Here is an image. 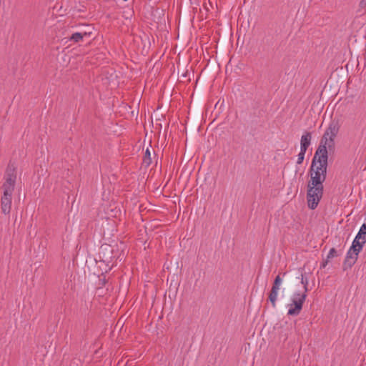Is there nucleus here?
I'll return each mask as SVG.
<instances>
[{
    "instance_id": "1",
    "label": "nucleus",
    "mask_w": 366,
    "mask_h": 366,
    "mask_svg": "<svg viewBox=\"0 0 366 366\" xmlns=\"http://www.w3.org/2000/svg\"><path fill=\"white\" fill-rule=\"evenodd\" d=\"M328 156L315 153L310 170V180L307 184V200L308 207L315 209L323 195V182L326 179Z\"/></svg>"
},
{
    "instance_id": "2",
    "label": "nucleus",
    "mask_w": 366,
    "mask_h": 366,
    "mask_svg": "<svg viewBox=\"0 0 366 366\" xmlns=\"http://www.w3.org/2000/svg\"><path fill=\"white\" fill-rule=\"evenodd\" d=\"M340 126L337 122H332L323 134L316 150V155L322 154L328 156V152H334L335 148V138L338 134Z\"/></svg>"
},
{
    "instance_id": "3",
    "label": "nucleus",
    "mask_w": 366,
    "mask_h": 366,
    "mask_svg": "<svg viewBox=\"0 0 366 366\" xmlns=\"http://www.w3.org/2000/svg\"><path fill=\"white\" fill-rule=\"evenodd\" d=\"M5 182L2 185L4 190L14 192L16 180V168L12 163H9L5 173Z\"/></svg>"
},
{
    "instance_id": "4",
    "label": "nucleus",
    "mask_w": 366,
    "mask_h": 366,
    "mask_svg": "<svg viewBox=\"0 0 366 366\" xmlns=\"http://www.w3.org/2000/svg\"><path fill=\"white\" fill-rule=\"evenodd\" d=\"M307 294L295 293L292 299V302L289 305L287 315L290 316H297L303 307V304L306 300Z\"/></svg>"
},
{
    "instance_id": "5",
    "label": "nucleus",
    "mask_w": 366,
    "mask_h": 366,
    "mask_svg": "<svg viewBox=\"0 0 366 366\" xmlns=\"http://www.w3.org/2000/svg\"><path fill=\"white\" fill-rule=\"evenodd\" d=\"M281 284L282 278L280 277V275L278 274L274 280L272 289L268 296V300L271 302L272 307H276L278 291Z\"/></svg>"
},
{
    "instance_id": "6",
    "label": "nucleus",
    "mask_w": 366,
    "mask_h": 366,
    "mask_svg": "<svg viewBox=\"0 0 366 366\" xmlns=\"http://www.w3.org/2000/svg\"><path fill=\"white\" fill-rule=\"evenodd\" d=\"M13 192L4 190L3 196L1 199V208L4 214H9L11 209V199Z\"/></svg>"
},
{
    "instance_id": "7",
    "label": "nucleus",
    "mask_w": 366,
    "mask_h": 366,
    "mask_svg": "<svg viewBox=\"0 0 366 366\" xmlns=\"http://www.w3.org/2000/svg\"><path fill=\"white\" fill-rule=\"evenodd\" d=\"M360 252L350 250L349 249L345 261L343 262V270H347L348 268H351L357 262L358 254Z\"/></svg>"
},
{
    "instance_id": "8",
    "label": "nucleus",
    "mask_w": 366,
    "mask_h": 366,
    "mask_svg": "<svg viewBox=\"0 0 366 366\" xmlns=\"http://www.w3.org/2000/svg\"><path fill=\"white\" fill-rule=\"evenodd\" d=\"M312 134L309 132H306L302 137L300 140V149L307 150L311 144Z\"/></svg>"
},
{
    "instance_id": "9",
    "label": "nucleus",
    "mask_w": 366,
    "mask_h": 366,
    "mask_svg": "<svg viewBox=\"0 0 366 366\" xmlns=\"http://www.w3.org/2000/svg\"><path fill=\"white\" fill-rule=\"evenodd\" d=\"M92 35V32H76L74 33L69 38L70 41H73L74 42H79L82 41L84 37L90 36Z\"/></svg>"
},
{
    "instance_id": "10",
    "label": "nucleus",
    "mask_w": 366,
    "mask_h": 366,
    "mask_svg": "<svg viewBox=\"0 0 366 366\" xmlns=\"http://www.w3.org/2000/svg\"><path fill=\"white\" fill-rule=\"evenodd\" d=\"M365 244V243H362L361 239H357L356 236L350 249V250L360 252L362 249Z\"/></svg>"
},
{
    "instance_id": "11",
    "label": "nucleus",
    "mask_w": 366,
    "mask_h": 366,
    "mask_svg": "<svg viewBox=\"0 0 366 366\" xmlns=\"http://www.w3.org/2000/svg\"><path fill=\"white\" fill-rule=\"evenodd\" d=\"M357 239H361L362 243H366V224H363L357 234L356 235Z\"/></svg>"
},
{
    "instance_id": "12",
    "label": "nucleus",
    "mask_w": 366,
    "mask_h": 366,
    "mask_svg": "<svg viewBox=\"0 0 366 366\" xmlns=\"http://www.w3.org/2000/svg\"><path fill=\"white\" fill-rule=\"evenodd\" d=\"M142 164L146 167H148L152 164V158H151V153L147 148L145 151L144 157H143V162Z\"/></svg>"
},
{
    "instance_id": "13",
    "label": "nucleus",
    "mask_w": 366,
    "mask_h": 366,
    "mask_svg": "<svg viewBox=\"0 0 366 366\" xmlns=\"http://www.w3.org/2000/svg\"><path fill=\"white\" fill-rule=\"evenodd\" d=\"M305 153H306V150L300 149V152L298 154V156H297V163L298 164H301L303 162Z\"/></svg>"
},
{
    "instance_id": "14",
    "label": "nucleus",
    "mask_w": 366,
    "mask_h": 366,
    "mask_svg": "<svg viewBox=\"0 0 366 366\" xmlns=\"http://www.w3.org/2000/svg\"><path fill=\"white\" fill-rule=\"evenodd\" d=\"M302 276V278H301V283L304 286V292L302 294H307V291H308V288H307V286H308V280L307 278H304V275L303 274H301Z\"/></svg>"
},
{
    "instance_id": "15",
    "label": "nucleus",
    "mask_w": 366,
    "mask_h": 366,
    "mask_svg": "<svg viewBox=\"0 0 366 366\" xmlns=\"http://www.w3.org/2000/svg\"><path fill=\"white\" fill-rule=\"evenodd\" d=\"M337 250L335 248H332V249H330V250L327 256V260H330V259H332L335 257H337Z\"/></svg>"
},
{
    "instance_id": "16",
    "label": "nucleus",
    "mask_w": 366,
    "mask_h": 366,
    "mask_svg": "<svg viewBox=\"0 0 366 366\" xmlns=\"http://www.w3.org/2000/svg\"><path fill=\"white\" fill-rule=\"evenodd\" d=\"M359 6L361 9L366 7V0H361L360 2Z\"/></svg>"
},
{
    "instance_id": "17",
    "label": "nucleus",
    "mask_w": 366,
    "mask_h": 366,
    "mask_svg": "<svg viewBox=\"0 0 366 366\" xmlns=\"http://www.w3.org/2000/svg\"><path fill=\"white\" fill-rule=\"evenodd\" d=\"M330 260H327V258L326 259V260L323 261L321 264V267L322 268H325L326 267V265L327 264L328 262Z\"/></svg>"
},
{
    "instance_id": "18",
    "label": "nucleus",
    "mask_w": 366,
    "mask_h": 366,
    "mask_svg": "<svg viewBox=\"0 0 366 366\" xmlns=\"http://www.w3.org/2000/svg\"><path fill=\"white\" fill-rule=\"evenodd\" d=\"M204 9L207 11H208V8H207L206 6H204Z\"/></svg>"
}]
</instances>
